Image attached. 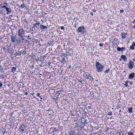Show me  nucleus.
Masks as SVG:
<instances>
[{
  "label": "nucleus",
  "instance_id": "nucleus-1",
  "mask_svg": "<svg viewBox=\"0 0 135 135\" xmlns=\"http://www.w3.org/2000/svg\"><path fill=\"white\" fill-rule=\"evenodd\" d=\"M96 69L98 72H102L104 66L100 64L99 62H97L96 63Z\"/></svg>",
  "mask_w": 135,
  "mask_h": 135
},
{
  "label": "nucleus",
  "instance_id": "nucleus-2",
  "mask_svg": "<svg viewBox=\"0 0 135 135\" xmlns=\"http://www.w3.org/2000/svg\"><path fill=\"white\" fill-rule=\"evenodd\" d=\"M18 35L20 37H23L25 36V30L23 28H20L18 30Z\"/></svg>",
  "mask_w": 135,
  "mask_h": 135
},
{
  "label": "nucleus",
  "instance_id": "nucleus-3",
  "mask_svg": "<svg viewBox=\"0 0 135 135\" xmlns=\"http://www.w3.org/2000/svg\"><path fill=\"white\" fill-rule=\"evenodd\" d=\"M86 30L84 26H82L79 27L77 31L78 32H81V33L84 34L86 32Z\"/></svg>",
  "mask_w": 135,
  "mask_h": 135
},
{
  "label": "nucleus",
  "instance_id": "nucleus-4",
  "mask_svg": "<svg viewBox=\"0 0 135 135\" xmlns=\"http://www.w3.org/2000/svg\"><path fill=\"white\" fill-rule=\"evenodd\" d=\"M134 63L132 61L130 60L129 64H128V67L130 70H131L133 69L134 66Z\"/></svg>",
  "mask_w": 135,
  "mask_h": 135
},
{
  "label": "nucleus",
  "instance_id": "nucleus-5",
  "mask_svg": "<svg viewBox=\"0 0 135 135\" xmlns=\"http://www.w3.org/2000/svg\"><path fill=\"white\" fill-rule=\"evenodd\" d=\"M66 54L64 53L62 54V55H61V56L62 57V59L60 61L61 63H62V64H64L65 62V56H66Z\"/></svg>",
  "mask_w": 135,
  "mask_h": 135
},
{
  "label": "nucleus",
  "instance_id": "nucleus-6",
  "mask_svg": "<svg viewBox=\"0 0 135 135\" xmlns=\"http://www.w3.org/2000/svg\"><path fill=\"white\" fill-rule=\"evenodd\" d=\"M40 24V22H37L35 24L33 25V26L32 28H39V25Z\"/></svg>",
  "mask_w": 135,
  "mask_h": 135
},
{
  "label": "nucleus",
  "instance_id": "nucleus-7",
  "mask_svg": "<svg viewBox=\"0 0 135 135\" xmlns=\"http://www.w3.org/2000/svg\"><path fill=\"white\" fill-rule=\"evenodd\" d=\"M11 41L12 43H14L15 42L16 37L15 35H11Z\"/></svg>",
  "mask_w": 135,
  "mask_h": 135
},
{
  "label": "nucleus",
  "instance_id": "nucleus-8",
  "mask_svg": "<svg viewBox=\"0 0 135 135\" xmlns=\"http://www.w3.org/2000/svg\"><path fill=\"white\" fill-rule=\"evenodd\" d=\"M127 34L126 33H121V36H122V39H124L127 37Z\"/></svg>",
  "mask_w": 135,
  "mask_h": 135
},
{
  "label": "nucleus",
  "instance_id": "nucleus-9",
  "mask_svg": "<svg viewBox=\"0 0 135 135\" xmlns=\"http://www.w3.org/2000/svg\"><path fill=\"white\" fill-rule=\"evenodd\" d=\"M135 74L134 73H132L129 75L128 78L130 79H132L134 77Z\"/></svg>",
  "mask_w": 135,
  "mask_h": 135
},
{
  "label": "nucleus",
  "instance_id": "nucleus-10",
  "mask_svg": "<svg viewBox=\"0 0 135 135\" xmlns=\"http://www.w3.org/2000/svg\"><path fill=\"white\" fill-rule=\"evenodd\" d=\"M40 28L41 29L44 30V29H46L47 27L46 26H45L43 25H40Z\"/></svg>",
  "mask_w": 135,
  "mask_h": 135
},
{
  "label": "nucleus",
  "instance_id": "nucleus-11",
  "mask_svg": "<svg viewBox=\"0 0 135 135\" xmlns=\"http://www.w3.org/2000/svg\"><path fill=\"white\" fill-rule=\"evenodd\" d=\"M25 126L23 125H21L20 127L21 130L22 132H24L25 131Z\"/></svg>",
  "mask_w": 135,
  "mask_h": 135
},
{
  "label": "nucleus",
  "instance_id": "nucleus-12",
  "mask_svg": "<svg viewBox=\"0 0 135 135\" xmlns=\"http://www.w3.org/2000/svg\"><path fill=\"white\" fill-rule=\"evenodd\" d=\"M7 11V14L8 15L9 14V13H11L12 10L10 8H9L8 7L6 9Z\"/></svg>",
  "mask_w": 135,
  "mask_h": 135
},
{
  "label": "nucleus",
  "instance_id": "nucleus-13",
  "mask_svg": "<svg viewBox=\"0 0 135 135\" xmlns=\"http://www.w3.org/2000/svg\"><path fill=\"white\" fill-rule=\"evenodd\" d=\"M84 75L85 76H86V79H89V78H88V76H90V74L88 73H85L84 74Z\"/></svg>",
  "mask_w": 135,
  "mask_h": 135
},
{
  "label": "nucleus",
  "instance_id": "nucleus-14",
  "mask_svg": "<svg viewBox=\"0 0 135 135\" xmlns=\"http://www.w3.org/2000/svg\"><path fill=\"white\" fill-rule=\"evenodd\" d=\"M121 58L123 59L124 61H126L127 59V57L126 56L123 55H122L121 56Z\"/></svg>",
  "mask_w": 135,
  "mask_h": 135
},
{
  "label": "nucleus",
  "instance_id": "nucleus-15",
  "mask_svg": "<svg viewBox=\"0 0 135 135\" xmlns=\"http://www.w3.org/2000/svg\"><path fill=\"white\" fill-rule=\"evenodd\" d=\"M16 43L17 44H18L21 43V41L20 39V37H18V38H17V39L16 40Z\"/></svg>",
  "mask_w": 135,
  "mask_h": 135
},
{
  "label": "nucleus",
  "instance_id": "nucleus-16",
  "mask_svg": "<svg viewBox=\"0 0 135 135\" xmlns=\"http://www.w3.org/2000/svg\"><path fill=\"white\" fill-rule=\"evenodd\" d=\"M133 109V108L132 107L131 108H128V111H129V112L131 113H132V110Z\"/></svg>",
  "mask_w": 135,
  "mask_h": 135
},
{
  "label": "nucleus",
  "instance_id": "nucleus-17",
  "mask_svg": "<svg viewBox=\"0 0 135 135\" xmlns=\"http://www.w3.org/2000/svg\"><path fill=\"white\" fill-rule=\"evenodd\" d=\"M36 56L35 55L32 54L31 56V57L34 60H36Z\"/></svg>",
  "mask_w": 135,
  "mask_h": 135
},
{
  "label": "nucleus",
  "instance_id": "nucleus-18",
  "mask_svg": "<svg viewBox=\"0 0 135 135\" xmlns=\"http://www.w3.org/2000/svg\"><path fill=\"white\" fill-rule=\"evenodd\" d=\"M16 55H21L22 54V52L21 51H18L17 52H16Z\"/></svg>",
  "mask_w": 135,
  "mask_h": 135
},
{
  "label": "nucleus",
  "instance_id": "nucleus-19",
  "mask_svg": "<svg viewBox=\"0 0 135 135\" xmlns=\"http://www.w3.org/2000/svg\"><path fill=\"white\" fill-rule=\"evenodd\" d=\"M21 38V40L22 43H25L26 42V41L23 37H20Z\"/></svg>",
  "mask_w": 135,
  "mask_h": 135
},
{
  "label": "nucleus",
  "instance_id": "nucleus-20",
  "mask_svg": "<svg viewBox=\"0 0 135 135\" xmlns=\"http://www.w3.org/2000/svg\"><path fill=\"white\" fill-rule=\"evenodd\" d=\"M16 70V67H13L11 69V71L12 72H15Z\"/></svg>",
  "mask_w": 135,
  "mask_h": 135
},
{
  "label": "nucleus",
  "instance_id": "nucleus-21",
  "mask_svg": "<svg viewBox=\"0 0 135 135\" xmlns=\"http://www.w3.org/2000/svg\"><path fill=\"white\" fill-rule=\"evenodd\" d=\"M129 81H126L125 82V84H124V85L126 87H127L128 86V82Z\"/></svg>",
  "mask_w": 135,
  "mask_h": 135
},
{
  "label": "nucleus",
  "instance_id": "nucleus-22",
  "mask_svg": "<svg viewBox=\"0 0 135 135\" xmlns=\"http://www.w3.org/2000/svg\"><path fill=\"white\" fill-rule=\"evenodd\" d=\"M110 69H108V70H105L104 71V73L106 74V73H108L110 71Z\"/></svg>",
  "mask_w": 135,
  "mask_h": 135
},
{
  "label": "nucleus",
  "instance_id": "nucleus-23",
  "mask_svg": "<svg viewBox=\"0 0 135 135\" xmlns=\"http://www.w3.org/2000/svg\"><path fill=\"white\" fill-rule=\"evenodd\" d=\"M117 50L118 51H121V48L119 47H118L117 48Z\"/></svg>",
  "mask_w": 135,
  "mask_h": 135
},
{
  "label": "nucleus",
  "instance_id": "nucleus-24",
  "mask_svg": "<svg viewBox=\"0 0 135 135\" xmlns=\"http://www.w3.org/2000/svg\"><path fill=\"white\" fill-rule=\"evenodd\" d=\"M121 106V105H120V104H118L117 105V109H118L119 108H120Z\"/></svg>",
  "mask_w": 135,
  "mask_h": 135
},
{
  "label": "nucleus",
  "instance_id": "nucleus-25",
  "mask_svg": "<svg viewBox=\"0 0 135 135\" xmlns=\"http://www.w3.org/2000/svg\"><path fill=\"white\" fill-rule=\"evenodd\" d=\"M130 48L132 50H133L134 49V46L132 45L131 46H130Z\"/></svg>",
  "mask_w": 135,
  "mask_h": 135
},
{
  "label": "nucleus",
  "instance_id": "nucleus-26",
  "mask_svg": "<svg viewBox=\"0 0 135 135\" xmlns=\"http://www.w3.org/2000/svg\"><path fill=\"white\" fill-rule=\"evenodd\" d=\"M25 4L24 3H23L21 4V8H24L25 7Z\"/></svg>",
  "mask_w": 135,
  "mask_h": 135
},
{
  "label": "nucleus",
  "instance_id": "nucleus-27",
  "mask_svg": "<svg viewBox=\"0 0 135 135\" xmlns=\"http://www.w3.org/2000/svg\"><path fill=\"white\" fill-rule=\"evenodd\" d=\"M69 135H74L73 132L72 131L70 132L69 133Z\"/></svg>",
  "mask_w": 135,
  "mask_h": 135
},
{
  "label": "nucleus",
  "instance_id": "nucleus-28",
  "mask_svg": "<svg viewBox=\"0 0 135 135\" xmlns=\"http://www.w3.org/2000/svg\"><path fill=\"white\" fill-rule=\"evenodd\" d=\"M112 114V113L111 112H109L108 113V115L111 116Z\"/></svg>",
  "mask_w": 135,
  "mask_h": 135
},
{
  "label": "nucleus",
  "instance_id": "nucleus-29",
  "mask_svg": "<svg viewBox=\"0 0 135 135\" xmlns=\"http://www.w3.org/2000/svg\"><path fill=\"white\" fill-rule=\"evenodd\" d=\"M83 10L84 11L87 12L88 11V9L86 8H85V7H84L83 8Z\"/></svg>",
  "mask_w": 135,
  "mask_h": 135
},
{
  "label": "nucleus",
  "instance_id": "nucleus-30",
  "mask_svg": "<svg viewBox=\"0 0 135 135\" xmlns=\"http://www.w3.org/2000/svg\"><path fill=\"white\" fill-rule=\"evenodd\" d=\"M24 21V22H25L27 24H28V22L27 20L26 19H24L23 20Z\"/></svg>",
  "mask_w": 135,
  "mask_h": 135
},
{
  "label": "nucleus",
  "instance_id": "nucleus-31",
  "mask_svg": "<svg viewBox=\"0 0 135 135\" xmlns=\"http://www.w3.org/2000/svg\"><path fill=\"white\" fill-rule=\"evenodd\" d=\"M126 49L125 47H122L121 48V51L122 52H123L124 51V50Z\"/></svg>",
  "mask_w": 135,
  "mask_h": 135
},
{
  "label": "nucleus",
  "instance_id": "nucleus-32",
  "mask_svg": "<svg viewBox=\"0 0 135 135\" xmlns=\"http://www.w3.org/2000/svg\"><path fill=\"white\" fill-rule=\"evenodd\" d=\"M89 79L90 80L92 81L94 80V78L92 77L91 76V77H90V78H89Z\"/></svg>",
  "mask_w": 135,
  "mask_h": 135
},
{
  "label": "nucleus",
  "instance_id": "nucleus-33",
  "mask_svg": "<svg viewBox=\"0 0 135 135\" xmlns=\"http://www.w3.org/2000/svg\"><path fill=\"white\" fill-rule=\"evenodd\" d=\"M128 135H133L134 134L133 132L128 133Z\"/></svg>",
  "mask_w": 135,
  "mask_h": 135
},
{
  "label": "nucleus",
  "instance_id": "nucleus-34",
  "mask_svg": "<svg viewBox=\"0 0 135 135\" xmlns=\"http://www.w3.org/2000/svg\"><path fill=\"white\" fill-rule=\"evenodd\" d=\"M77 23L76 22H75L74 23V27L76 28L77 27Z\"/></svg>",
  "mask_w": 135,
  "mask_h": 135
},
{
  "label": "nucleus",
  "instance_id": "nucleus-35",
  "mask_svg": "<svg viewBox=\"0 0 135 135\" xmlns=\"http://www.w3.org/2000/svg\"><path fill=\"white\" fill-rule=\"evenodd\" d=\"M2 7V8H5V9H6V8H7V7H6V6H5L4 5Z\"/></svg>",
  "mask_w": 135,
  "mask_h": 135
},
{
  "label": "nucleus",
  "instance_id": "nucleus-36",
  "mask_svg": "<svg viewBox=\"0 0 135 135\" xmlns=\"http://www.w3.org/2000/svg\"><path fill=\"white\" fill-rule=\"evenodd\" d=\"M117 39H114V40L113 41V42H115L116 41H117Z\"/></svg>",
  "mask_w": 135,
  "mask_h": 135
},
{
  "label": "nucleus",
  "instance_id": "nucleus-37",
  "mask_svg": "<svg viewBox=\"0 0 135 135\" xmlns=\"http://www.w3.org/2000/svg\"><path fill=\"white\" fill-rule=\"evenodd\" d=\"M99 46H100L102 47L103 46V44L102 43H100L99 44Z\"/></svg>",
  "mask_w": 135,
  "mask_h": 135
},
{
  "label": "nucleus",
  "instance_id": "nucleus-38",
  "mask_svg": "<svg viewBox=\"0 0 135 135\" xmlns=\"http://www.w3.org/2000/svg\"><path fill=\"white\" fill-rule=\"evenodd\" d=\"M73 112L71 111L70 112V114H71V115L74 116L73 114L72 113Z\"/></svg>",
  "mask_w": 135,
  "mask_h": 135
},
{
  "label": "nucleus",
  "instance_id": "nucleus-39",
  "mask_svg": "<svg viewBox=\"0 0 135 135\" xmlns=\"http://www.w3.org/2000/svg\"><path fill=\"white\" fill-rule=\"evenodd\" d=\"M3 5H4L5 6H7V3H3Z\"/></svg>",
  "mask_w": 135,
  "mask_h": 135
},
{
  "label": "nucleus",
  "instance_id": "nucleus-40",
  "mask_svg": "<svg viewBox=\"0 0 135 135\" xmlns=\"http://www.w3.org/2000/svg\"><path fill=\"white\" fill-rule=\"evenodd\" d=\"M132 46H135V42H133L132 43Z\"/></svg>",
  "mask_w": 135,
  "mask_h": 135
},
{
  "label": "nucleus",
  "instance_id": "nucleus-41",
  "mask_svg": "<svg viewBox=\"0 0 135 135\" xmlns=\"http://www.w3.org/2000/svg\"><path fill=\"white\" fill-rule=\"evenodd\" d=\"M119 135H124V134L122 132H120L119 133Z\"/></svg>",
  "mask_w": 135,
  "mask_h": 135
},
{
  "label": "nucleus",
  "instance_id": "nucleus-42",
  "mask_svg": "<svg viewBox=\"0 0 135 135\" xmlns=\"http://www.w3.org/2000/svg\"><path fill=\"white\" fill-rule=\"evenodd\" d=\"M124 12V10H120V13H122Z\"/></svg>",
  "mask_w": 135,
  "mask_h": 135
},
{
  "label": "nucleus",
  "instance_id": "nucleus-43",
  "mask_svg": "<svg viewBox=\"0 0 135 135\" xmlns=\"http://www.w3.org/2000/svg\"><path fill=\"white\" fill-rule=\"evenodd\" d=\"M64 28L63 26H62L61 27V29L63 30L64 29Z\"/></svg>",
  "mask_w": 135,
  "mask_h": 135
},
{
  "label": "nucleus",
  "instance_id": "nucleus-44",
  "mask_svg": "<svg viewBox=\"0 0 135 135\" xmlns=\"http://www.w3.org/2000/svg\"><path fill=\"white\" fill-rule=\"evenodd\" d=\"M80 82L82 84H83L84 83V81H83V80H81L80 81Z\"/></svg>",
  "mask_w": 135,
  "mask_h": 135
},
{
  "label": "nucleus",
  "instance_id": "nucleus-45",
  "mask_svg": "<svg viewBox=\"0 0 135 135\" xmlns=\"http://www.w3.org/2000/svg\"><path fill=\"white\" fill-rule=\"evenodd\" d=\"M2 83H0V88L2 86Z\"/></svg>",
  "mask_w": 135,
  "mask_h": 135
},
{
  "label": "nucleus",
  "instance_id": "nucleus-46",
  "mask_svg": "<svg viewBox=\"0 0 135 135\" xmlns=\"http://www.w3.org/2000/svg\"><path fill=\"white\" fill-rule=\"evenodd\" d=\"M54 99H55V100H57L58 99V98L57 97H56V98H54Z\"/></svg>",
  "mask_w": 135,
  "mask_h": 135
},
{
  "label": "nucleus",
  "instance_id": "nucleus-47",
  "mask_svg": "<svg viewBox=\"0 0 135 135\" xmlns=\"http://www.w3.org/2000/svg\"><path fill=\"white\" fill-rule=\"evenodd\" d=\"M93 12H96V10H95V9H94L93 10Z\"/></svg>",
  "mask_w": 135,
  "mask_h": 135
},
{
  "label": "nucleus",
  "instance_id": "nucleus-48",
  "mask_svg": "<svg viewBox=\"0 0 135 135\" xmlns=\"http://www.w3.org/2000/svg\"><path fill=\"white\" fill-rule=\"evenodd\" d=\"M90 15L91 16H93V12H91L90 13Z\"/></svg>",
  "mask_w": 135,
  "mask_h": 135
},
{
  "label": "nucleus",
  "instance_id": "nucleus-49",
  "mask_svg": "<svg viewBox=\"0 0 135 135\" xmlns=\"http://www.w3.org/2000/svg\"><path fill=\"white\" fill-rule=\"evenodd\" d=\"M40 94L39 93H37V95L38 96H40Z\"/></svg>",
  "mask_w": 135,
  "mask_h": 135
},
{
  "label": "nucleus",
  "instance_id": "nucleus-50",
  "mask_svg": "<svg viewBox=\"0 0 135 135\" xmlns=\"http://www.w3.org/2000/svg\"><path fill=\"white\" fill-rule=\"evenodd\" d=\"M130 84L131 85H132L133 84V82H132V81H131L130 82Z\"/></svg>",
  "mask_w": 135,
  "mask_h": 135
},
{
  "label": "nucleus",
  "instance_id": "nucleus-51",
  "mask_svg": "<svg viewBox=\"0 0 135 135\" xmlns=\"http://www.w3.org/2000/svg\"><path fill=\"white\" fill-rule=\"evenodd\" d=\"M135 22V19L132 22V23H134Z\"/></svg>",
  "mask_w": 135,
  "mask_h": 135
},
{
  "label": "nucleus",
  "instance_id": "nucleus-52",
  "mask_svg": "<svg viewBox=\"0 0 135 135\" xmlns=\"http://www.w3.org/2000/svg\"><path fill=\"white\" fill-rule=\"evenodd\" d=\"M28 94V93L27 92H26L25 93V95H27Z\"/></svg>",
  "mask_w": 135,
  "mask_h": 135
},
{
  "label": "nucleus",
  "instance_id": "nucleus-53",
  "mask_svg": "<svg viewBox=\"0 0 135 135\" xmlns=\"http://www.w3.org/2000/svg\"><path fill=\"white\" fill-rule=\"evenodd\" d=\"M61 91H62V90H60L59 91H60V92H61Z\"/></svg>",
  "mask_w": 135,
  "mask_h": 135
},
{
  "label": "nucleus",
  "instance_id": "nucleus-54",
  "mask_svg": "<svg viewBox=\"0 0 135 135\" xmlns=\"http://www.w3.org/2000/svg\"><path fill=\"white\" fill-rule=\"evenodd\" d=\"M50 64H51V63H49V66H50Z\"/></svg>",
  "mask_w": 135,
  "mask_h": 135
},
{
  "label": "nucleus",
  "instance_id": "nucleus-55",
  "mask_svg": "<svg viewBox=\"0 0 135 135\" xmlns=\"http://www.w3.org/2000/svg\"><path fill=\"white\" fill-rule=\"evenodd\" d=\"M60 129H61H61H62V126H60Z\"/></svg>",
  "mask_w": 135,
  "mask_h": 135
},
{
  "label": "nucleus",
  "instance_id": "nucleus-56",
  "mask_svg": "<svg viewBox=\"0 0 135 135\" xmlns=\"http://www.w3.org/2000/svg\"><path fill=\"white\" fill-rule=\"evenodd\" d=\"M76 120H77L76 119H75V120H74L75 122V121H76Z\"/></svg>",
  "mask_w": 135,
  "mask_h": 135
},
{
  "label": "nucleus",
  "instance_id": "nucleus-57",
  "mask_svg": "<svg viewBox=\"0 0 135 135\" xmlns=\"http://www.w3.org/2000/svg\"><path fill=\"white\" fill-rule=\"evenodd\" d=\"M88 108L90 109H91V107H89Z\"/></svg>",
  "mask_w": 135,
  "mask_h": 135
},
{
  "label": "nucleus",
  "instance_id": "nucleus-58",
  "mask_svg": "<svg viewBox=\"0 0 135 135\" xmlns=\"http://www.w3.org/2000/svg\"><path fill=\"white\" fill-rule=\"evenodd\" d=\"M133 61H134L135 60V59H133Z\"/></svg>",
  "mask_w": 135,
  "mask_h": 135
},
{
  "label": "nucleus",
  "instance_id": "nucleus-59",
  "mask_svg": "<svg viewBox=\"0 0 135 135\" xmlns=\"http://www.w3.org/2000/svg\"><path fill=\"white\" fill-rule=\"evenodd\" d=\"M34 94V93H33V94H31V95H33Z\"/></svg>",
  "mask_w": 135,
  "mask_h": 135
},
{
  "label": "nucleus",
  "instance_id": "nucleus-60",
  "mask_svg": "<svg viewBox=\"0 0 135 135\" xmlns=\"http://www.w3.org/2000/svg\"><path fill=\"white\" fill-rule=\"evenodd\" d=\"M121 111V110H120L119 111V113H120Z\"/></svg>",
  "mask_w": 135,
  "mask_h": 135
},
{
  "label": "nucleus",
  "instance_id": "nucleus-61",
  "mask_svg": "<svg viewBox=\"0 0 135 135\" xmlns=\"http://www.w3.org/2000/svg\"><path fill=\"white\" fill-rule=\"evenodd\" d=\"M91 76L90 75V76H88V78H90V77H91Z\"/></svg>",
  "mask_w": 135,
  "mask_h": 135
},
{
  "label": "nucleus",
  "instance_id": "nucleus-62",
  "mask_svg": "<svg viewBox=\"0 0 135 135\" xmlns=\"http://www.w3.org/2000/svg\"><path fill=\"white\" fill-rule=\"evenodd\" d=\"M133 28H135V25L134 26Z\"/></svg>",
  "mask_w": 135,
  "mask_h": 135
},
{
  "label": "nucleus",
  "instance_id": "nucleus-63",
  "mask_svg": "<svg viewBox=\"0 0 135 135\" xmlns=\"http://www.w3.org/2000/svg\"><path fill=\"white\" fill-rule=\"evenodd\" d=\"M60 73H61V74H62V71H61V72H60Z\"/></svg>",
  "mask_w": 135,
  "mask_h": 135
},
{
  "label": "nucleus",
  "instance_id": "nucleus-64",
  "mask_svg": "<svg viewBox=\"0 0 135 135\" xmlns=\"http://www.w3.org/2000/svg\"><path fill=\"white\" fill-rule=\"evenodd\" d=\"M76 40H77L78 41V40H79V39H76Z\"/></svg>",
  "mask_w": 135,
  "mask_h": 135
}]
</instances>
